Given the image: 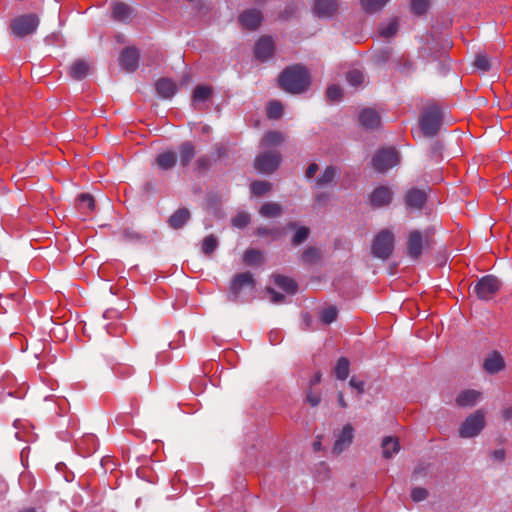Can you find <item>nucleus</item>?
<instances>
[{
  "label": "nucleus",
  "instance_id": "37998d69",
  "mask_svg": "<svg viewBox=\"0 0 512 512\" xmlns=\"http://www.w3.org/2000/svg\"><path fill=\"white\" fill-rule=\"evenodd\" d=\"M345 79L349 85L359 88L363 85L365 76L362 70L354 68L345 73Z\"/></svg>",
  "mask_w": 512,
  "mask_h": 512
},
{
  "label": "nucleus",
  "instance_id": "7ed1b4c3",
  "mask_svg": "<svg viewBox=\"0 0 512 512\" xmlns=\"http://www.w3.org/2000/svg\"><path fill=\"white\" fill-rule=\"evenodd\" d=\"M395 237L388 229H382L373 238L371 253L374 257L387 260L394 251Z\"/></svg>",
  "mask_w": 512,
  "mask_h": 512
},
{
  "label": "nucleus",
  "instance_id": "8fccbe9b",
  "mask_svg": "<svg viewBox=\"0 0 512 512\" xmlns=\"http://www.w3.org/2000/svg\"><path fill=\"white\" fill-rule=\"evenodd\" d=\"M213 162L214 161L208 155H202L195 161L194 170L198 174H204L212 167Z\"/></svg>",
  "mask_w": 512,
  "mask_h": 512
},
{
  "label": "nucleus",
  "instance_id": "f03ea898",
  "mask_svg": "<svg viewBox=\"0 0 512 512\" xmlns=\"http://www.w3.org/2000/svg\"><path fill=\"white\" fill-rule=\"evenodd\" d=\"M443 122V107L438 101L431 100L422 107L418 119V125L424 136H436L440 132Z\"/></svg>",
  "mask_w": 512,
  "mask_h": 512
},
{
  "label": "nucleus",
  "instance_id": "b1692460",
  "mask_svg": "<svg viewBox=\"0 0 512 512\" xmlns=\"http://www.w3.org/2000/svg\"><path fill=\"white\" fill-rule=\"evenodd\" d=\"M285 140L286 136L283 132L278 130H269L262 136L260 146L262 148L271 149L281 146Z\"/></svg>",
  "mask_w": 512,
  "mask_h": 512
},
{
  "label": "nucleus",
  "instance_id": "c85d7f7f",
  "mask_svg": "<svg viewBox=\"0 0 512 512\" xmlns=\"http://www.w3.org/2000/svg\"><path fill=\"white\" fill-rule=\"evenodd\" d=\"M177 162V155L172 150H166L155 158L156 165L162 170L172 169Z\"/></svg>",
  "mask_w": 512,
  "mask_h": 512
},
{
  "label": "nucleus",
  "instance_id": "f257e3e1",
  "mask_svg": "<svg viewBox=\"0 0 512 512\" xmlns=\"http://www.w3.org/2000/svg\"><path fill=\"white\" fill-rule=\"evenodd\" d=\"M276 83L278 88L287 94L301 95L311 88L312 74L305 64L294 63L282 69Z\"/></svg>",
  "mask_w": 512,
  "mask_h": 512
},
{
  "label": "nucleus",
  "instance_id": "13d9d810",
  "mask_svg": "<svg viewBox=\"0 0 512 512\" xmlns=\"http://www.w3.org/2000/svg\"><path fill=\"white\" fill-rule=\"evenodd\" d=\"M251 221L250 215L246 212H239L232 218V225L237 228H245Z\"/></svg>",
  "mask_w": 512,
  "mask_h": 512
},
{
  "label": "nucleus",
  "instance_id": "a211bd4d",
  "mask_svg": "<svg viewBox=\"0 0 512 512\" xmlns=\"http://www.w3.org/2000/svg\"><path fill=\"white\" fill-rule=\"evenodd\" d=\"M139 51L133 46L123 48L119 56L121 67L127 72H134L139 65Z\"/></svg>",
  "mask_w": 512,
  "mask_h": 512
},
{
  "label": "nucleus",
  "instance_id": "69168bd1",
  "mask_svg": "<svg viewBox=\"0 0 512 512\" xmlns=\"http://www.w3.org/2000/svg\"><path fill=\"white\" fill-rule=\"evenodd\" d=\"M56 469L60 472H63L64 478L67 482H71L74 480V473L67 468L65 463H63V462L58 463L56 465Z\"/></svg>",
  "mask_w": 512,
  "mask_h": 512
},
{
  "label": "nucleus",
  "instance_id": "603ef678",
  "mask_svg": "<svg viewBox=\"0 0 512 512\" xmlns=\"http://www.w3.org/2000/svg\"><path fill=\"white\" fill-rule=\"evenodd\" d=\"M336 176V168L333 165H329L325 168L323 173L317 178V184L319 186H326L330 184Z\"/></svg>",
  "mask_w": 512,
  "mask_h": 512
},
{
  "label": "nucleus",
  "instance_id": "680f3d73",
  "mask_svg": "<svg viewBox=\"0 0 512 512\" xmlns=\"http://www.w3.org/2000/svg\"><path fill=\"white\" fill-rule=\"evenodd\" d=\"M428 495V490L423 487H414L411 491V498L414 502L423 501L428 497Z\"/></svg>",
  "mask_w": 512,
  "mask_h": 512
},
{
  "label": "nucleus",
  "instance_id": "dca6fc26",
  "mask_svg": "<svg viewBox=\"0 0 512 512\" xmlns=\"http://www.w3.org/2000/svg\"><path fill=\"white\" fill-rule=\"evenodd\" d=\"M354 438V428L350 423H347L343 426L339 435L335 440V443L332 448V454L335 456H339L345 449H347Z\"/></svg>",
  "mask_w": 512,
  "mask_h": 512
},
{
  "label": "nucleus",
  "instance_id": "72a5a7b5",
  "mask_svg": "<svg viewBox=\"0 0 512 512\" xmlns=\"http://www.w3.org/2000/svg\"><path fill=\"white\" fill-rule=\"evenodd\" d=\"M89 65L82 59L76 60L69 69V75L74 80H82L89 73Z\"/></svg>",
  "mask_w": 512,
  "mask_h": 512
},
{
  "label": "nucleus",
  "instance_id": "58836bf2",
  "mask_svg": "<svg viewBox=\"0 0 512 512\" xmlns=\"http://www.w3.org/2000/svg\"><path fill=\"white\" fill-rule=\"evenodd\" d=\"M390 0H360L362 10L366 14H374L381 11Z\"/></svg>",
  "mask_w": 512,
  "mask_h": 512
},
{
  "label": "nucleus",
  "instance_id": "cd10ccee",
  "mask_svg": "<svg viewBox=\"0 0 512 512\" xmlns=\"http://www.w3.org/2000/svg\"><path fill=\"white\" fill-rule=\"evenodd\" d=\"M191 214L187 208L177 209L169 218L168 224L171 228L178 230L182 228L190 219Z\"/></svg>",
  "mask_w": 512,
  "mask_h": 512
},
{
  "label": "nucleus",
  "instance_id": "c9c22d12",
  "mask_svg": "<svg viewBox=\"0 0 512 512\" xmlns=\"http://www.w3.org/2000/svg\"><path fill=\"white\" fill-rule=\"evenodd\" d=\"M350 372V361L347 357H340L333 369V373L338 380H346Z\"/></svg>",
  "mask_w": 512,
  "mask_h": 512
},
{
  "label": "nucleus",
  "instance_id": "e2e57ef3",
  "mask_svg": "<svg viewBox=\"0 0 512 512\" xmlns=\"http://www.w3.org/2000/svg\"><path fill=\"white\" fill-rule=\"evenodd\" d=\"M349 385L357 390V393L359 395H362L365 393V383L363 380L357 378L356 376H352Z\"/></svg>",
  "mask_w": 512,
  "mask_h": 512
},
{
  "label": "nucleus",
  "instance_id": "338daca9",
  "mask_svg": "<svg viewBox=\"0 0 512 512\" xmlns=\"http://www.w3.org/2000/svg\"><path fill=\"white\" fill-rule=\"evenodd\" d=\"M101 465L103 468L110 469L111 471L114 470V468L117 466V460L113 456H104L101 459Z\"/></svg>",
  "mask_w": 512,
  "mask_h": 512
},
{
  "label": "nucleus",
  "instance_id": "39448f33",
  "mask_svg": "<svg viewBox=\"0 0 512 512\" xmlns=\"http://www.w3.org/2000/svg\"><path fill=\"white\" fill-rule=\"evenodd\" d=\"M38 25V16L35 13H29L13 18L9 23V29L14 36L24 38L34 33Z\"/></svg>",
  "mask_w": 512,
  "mask_h": 512
},
{
  "label": "nucleus",
  "instance_id": "bf43d9fd",
  "mask_svg": "<svg viewBox=\"0 0 512 512\" xmlns=\"http://www.w3.org/2000/svg\"><path fill=\"white\" fill-rule=\"evenodd\" d=\"M113 372L120 378H126L133 374V367L123 363H116L113 366Z\"/></svg>",
  "mask_w": 512,
  "mask_h": 512
},
{
  "label": "nucleus",
  "instance_id": "4be33fe9",
  "mask_svg": "<svg viewBox=\"0 0 512 512\" xmlns=\"http://www.w3.org/2000/svg\"><path fill=\"white\" fill-rule=\"evenodd\" d=\"M75 447L79 455L90 456L98 448V439L94 434H86L75 443Z\"/></svg>",
  "mask_w": 512,
  "mask_h": 512
},
{
  "label": "nucleus",
  "instance_id": "79ce46f5",
  "mask_svg": "<svg viewBox=\"0 0 512 512\" xmlns=\"http://www.w3.org/2000/svg\"><path fill=\"white\" fill-rule=\"evenodd\" d=\"M131 8L124 2H115L112 4V17L117 21H123L129 17Z\"/></svg>",
  "mask_w": 512,
  "mask_h": 512
},
{
  "label": "nucleus",
  "instance_id": "09e8293b",
  "mask_svg": "<svg viewBox=\"0 0 512 512\" xmlns=\"http://www.w3.org/2000/svg\"><path fill=\"white\" fill-rule=\"evenodd\" d=\"M244 262L248 265H260L263 262V254L257 249H247L244 253Z\"/></svg>",
  "mask_w": 512,
  "mask_h": 512
},
{
  "label": "nucleus",
  "instance_id": "c03bdc74",
  "mask_svg": "<svg viewBox=\"0 0 512 512\" xmlns=\"http://www.w3.org/2000/svg\"><path fill=\"white\" fill-rule=\"evenodd\" d=\"M326 100L329 103H337L343 100L344 91L338 84H331L325 91Z\"/></svg>",
  "mask_w": 512,
  "mask_h": 512
},
{
  "label": "nucleus",
  "instance_id": "20e7f679",
  "mask_svg": "<svg viewBox=\"0 0 512 512\" xmlns=\"http://www.w3.org/2000/svg\"><path fill=\"white\" fill-rule=\"evenodd\" d=\"M433 232L428 230L423 234L419 230H413L408 235L407 255L413 260L420 259L424 247L431 248L434 240Z\"/></svg>",
  "mask_w": 512,
  "mask_h": 512
},
{
  "label": "nucleus",
  "instance_id": "0e129e2a",
  "mask_svg": "<svg viewBox=\"0 0 512 512\" xmlns=\"http://www.w3.org/2000/svg\"><path fill=\"white\" fill-rule=\"evenodd\" d=\"M92 481H93V477L88 475L84 478H81L80 485L83 488L88 489L90 491L91 495L94 496L96 494V492L98 491V489L96 487H92Z\"/></svg>",
  "mask_w": 512,
  "mask_h": 512
},
{
  "label": "nucleus",
  "instance_id": "f3484780",
  "mask_svg": "<svg viewBox=\"0 0 512 512\" xmlns=\"http://www.w3.org/2000/svg\"><path fill=\"white\" fill-rule=\"evenodd\" d=\"M358 122L365 130H375L381 126V117L374 108H363L358 114Z\"/></svg>",
  "mask_w": 512,
  "mask_h": 512
},
{
  "label": "nucleus",
  "instance_id": "393cba45",
  "mask_svg": "<svg viewBox=\"0 0 512 512\" xmlns=\"http://www.w3.org/2000/svg\"><path fill=\"white\" fill-rule=\"evenodd\" d=\"M272 277L274 284L287 294L294 295L298 292L299 285L294 278L283 274H274Z\"/></svg>",
  "mask_w": 512,
  "mask_h": 512
},
{
  "label": "nucleus",
  "instance_id": "423d86ee",
  "mask_svg": "<svg viewBox=\"0 0 512 512\" xmlns=\"http://www.w3.org/2000/svg\"><path fill=\"white\" fill-rule=\"evenodd\" d=\"M254 59L259 63H265L275 58L277 54V45L271 35H261L254 43L252 48Z\"/></svg>",
  "mask_w": 512,
  "mask_h": 512
},
{
  "label": "nucleus",
  "instance_id": "4c0bfd02",
  "mask_svg": "<svg viewBox=\"0 0 512 512\" xmlns=\"http://www.w3.org/2000/svg\"><path fill=\"white\" fill-rule=\"evenodd\" d=\"M272 190V184L266 180H254L250 184L251 194L256 197H262Z\"/></svg>",
  "mask_w": 512,
  "mask_h": 512
},
{
  "label": "nucleus",
  "instance_id": "5fc2aeb1",
  "mask_svg": "<svg viewBox=\"0 0 512 512\" xmlns=\"http://www.w3.org/2000/svg\"><path fill=\"white\" fill-rule=\"evenodd\" d=\"M218 246L217 238L211 234L206 236L202 241V252L205 255H211Z\"/></svg>",
  "mask_w": 512,
  "mask_h": 512
},
{
  "label": "nucleus",
  "instance_id": "7c9ffc66",
  "mask_svg": "<svg viewBox=\"0 0 512 512\" xmlns=\"http://www.w3.org/2000/svg\"><path fill=\"white\" fill-rule=\"evenodd\" d=\"M180 165L187 167L196 154V147L191 141L182 142L179 145Z\"/></svg>",
  "mask_w": 512,
  "mask_h": 512
},
{
  "label": "nucleus",
  "instance_id": "4d7b16f0",
  "mask_svg": "<svg viewBox=\"0 0 512 512\" xmlns=\"http://www.w3.org/2000/svg\"><path fill=\"white\" fill-rule=\"evenodd\" d=\"M137 476L150 483H155L158 479L157 474L150 466H141L137 469Z\"/></svg>",
  "mask_w": 512,
  "mask_h": 512
},
{
  "label": "nucleus",
  "instance_id": "ea45409f",
  "mask_svg": "<svg viewBox=\"0 0 512 512\" xmlns=\"http://www.w3.org/2000/svg\"><path fill=\"white\" fill-rule=\"evenodd\" d=\"M259 213L265 218H275L282 214V207L276 202H266L260 209Z\"/></svg>",
  "mask_w": 512,
  "mask_h": 512
},
{
  "label": "nucleus",
  "instance_id": "a19ab883",
  "mask_svg": "<svg viewBox=\"0 0 512 512\" xmlns=\"http://www.w3.org/2000/svg\"><path fill=\"white\" fill-rule=\"evenodd\" d=\"M213 97V88L208 85H197L192 92L193 101L205 102Z\"/></svg>",
  "mask_w": 512,
  "mask_h": 512
},
{
  "label": "nucleus",
  "instance_id": "473e14b6",
  "mask_svg": "<svg viewBox=\"0 0 512 512\" xmlns=\"http://www.w3.org/2000/svg\"><path fill=\"white\" fill-rule=\"evenodd\" d=\"M76 207L81 213H91L95 210V199L89 193H82L76 198Z\"/></svg>",
  "mask_w": 512,
  "mask_h": 512
},
{
  "label": "nucleus",
  "instance_id": "aec40b11",
  "mask_svg": "<svg viewBox=\"0 0 512 512\" xmlns=\"http://www.w3.org/2000/svg\"><path fill=\"white\" fill-rule=\"evenodd\" d=\"M428 200V194L421 189L411 188L404 197L405 204L408 208L421 210L424 208Z\"/></svg>",
  "mask_w": 512,
  "mask_h": 512
},
{
  "label": "nucleus",
  "instance_id": "a878e982",
  "mask_svg": "<svg viewBox=\"0 0 512 512\" xmlns=\"http://www.w3.org/2000/svg\"><path fill=\"white\" fill-rule=\"evenodd\" d=\"M481 398V393L474 389L462 390L456 397V404L459 407H472Z\"/></svg>",
  "mask_w": 512,
  "mask_h": 512
},
{
  "label": "nucleus",
  "instance_id": "9b49d317",
  "mask_svg": "<svg viewBox=\"0 0 512 512\" xmlns=\"http://www.w3.org/2000/svg\"><path fill=\"white\" fill-rule=\"evenodd\" d=\"M69 409V403L65 398L48 396L38 407V413L50 420L61 416Z\"/></svg>",
  "mask_w": 512,
  "mask_h": 512
},
{
  "label": "nucleus",
  "instance_id": "0eeeda50",
  "mask_svg": "<svg viewBox=\"0 0 512 512\" xmlns=\"http://www.w3.org/2000/svg\"><path fill=\"white\" fill-rule=\"evenodd\" d=\"M486 426L485 412L482 409L466 417L459 427V436L461 438H472L481 433Z\"/></svg>",
  "mask_w": 512,
  "mask_h": 512
},
{
  "label": "nucleus",
  "instance_id": "6e6552de",
  "mask_svg": "<svg viewBox=\"0 0 512 512\" xmlns=\"http://www.w3.org/2000/svg\"><path fill=\"white\" fill-rule=\"evenodd\" d=\"M282 162V155L277 150H269L258 154L253 166L261 174H273L278 170Z\"/></svg>",
  "mask_w": 512,
  "mask_h": 512
},
{
  "label": "nucleus",
  "instance_id": "864d4df0",
  "mask_svg": "<svg viewBox=\"0 0 512 512\" xmlns=\"http://www.w3.org/2000/svg\"><path fill=\"white\" fill-rule=\"evenodd\" d=\"M19 485L26 493H30L35 487L34 476L30 472H22L19 477Z\"/></svg>",
  "mask_w": 512,
  "mask_h": 512
},
{
  "label": "nucleus",
  "instance_id": "2f4dec72",
  "mask_svg": "<svg viewBox=\"0 0 512 512\" xmlns=\"http://www.w3.org/2000/svg\"><path fill=\"white\" fill-rule=\"evenodd\" d=\"M300 259L306 265H316L322 259V252L316 246H309L302 251Z\"/></svg>",
  "mask_w": 512,
  "mask_h": 512
},
{
  "label": "nucleus",
  "instance_id": "f8f14e48",
  "mask_svg": "<svg viewBox=\"0 0 512 512\" xmlns=\"http://www.w3.org/2000/svg\"><path fill=\"white\" fill-rule=\"evenodd\" d=\"M2 392L0 397L10 396L17 399H23L29 390V385L26 382L19 383L16 377L10 373H6L0 380Z\"/></svg>",
  "mask_w": 512,
  "mask_h": 512
},
{
  "label": "nucleus",
  "instance_id": "6e6d98bb",
  "mask_svg": "<svg viewBox=\"0 0 512 512\" xmlns=\"http://www.w3.org/2000/svg\"><path fill=\"white\" fill-rule=\"evenodd\" d=\"M310 235V229L306 226L299 227L294 233L291 243L294 246H298L305 242Z\"/></svg>",
  "mask_w": 512,
  "mask_h": 512
},
{
  "label": "nucleus",
  "instance_id": "6ab92c4d",
  "mask_svg": "<svg viewBox=\"0 0 512 512\" xmlns=\"http://www.w3.org/2000/svg\"><path fill=\"white\" fill-rule=\"evenodd\" d=\"M339 10L338 0H314L313 12L319 18L335 16Z\"/></svg>",
  "mask_w": 512,
  "mask_h": 512
},
{
  "label": "nucleus",
  "instance_id": "ddd939ff",
  "mask_svg": "<svg viewBox=\"0 0 512 512\" xmlns=\"http://www.w3.org/2000/svg\"><path fill=\"white\" fill-rule=\"evenodd\" d=\"M500 281L493 275H486L479 279L474 286V293L481 300H491L500 289Z\"/></svg>",
  "mask_w": 512,
  "mask_h": 512
},
{
  "label": "nucleus",
  "instance_id": "412c9836",
  "mask_svg": "<svg viewBox=\"0 0 512 512\" xmlns=\"http://www.w3.org/2000/svg\"><path fill=\"white\" fill-rule=\"evenodd\" d=\"M14 278H18L17 276H13L12 274H8L2 282V290L0 293V301L6 303V300H12L16 304H20L24 298V291L22 287H18L16 290H11L8 287V280H13Z\"/></svg>",
  "mask_w": 512,
  "mask_h": 512
},
{
  "label": "nucleus",
  "instance_id": "1a4fd4ad",
  "mask_svg": "<svg viewBox=\"0 0 512 512\" xmlns=\"http://www.w3.org/2000/svg\"><path fill=\"white\" fill-rule=\"evenodd\" d=\"M399 161V153L394 147H384L375 152L372 158V166L377 172L384 173L397 165Z\"/></svg>",
  "mask_w": 512,
  "mask_h": 512
},
{
  "label": "nucleus",
  "instance_id": "774afa93",
  "mask_svg": "<svg viewBox=\"0 0 512 512\" xmlns=\"http://www.w3.org/2000/svg\"><path fill=\"white\" fill-rule=\"evenodd\" d=\"M107 330H108V333L111 334V335H123L126 331V328L124 327V325L122 324H114V323H110L108 326H107Z\"/></svg>",
  "mask_w": 512,
  "mask_h": 512
},
{
  "label": "nucleus",
  "instance_id": "49530a36",
  "mask_svg": "<svg viewBox=\"0 0 512 512\" xmlns=\"http://www.w3.org/2000/svg\"><path fill=\"white\" fill-rule=\"evenodd\" d=\"M399 29V21L398 18H393L386 26H379L378 33L383 38H391L394 37Z\"/></svg>",
  "mask_w": 512,
  "mask_h": 512
},
{
  "label": "nucleus",
  "instance_id": "052dcab7",
  "mask_svg": "<svg viewBox=\"0 0 512 512\" xmlns=\"http://www.w3.org/2000/svg\"><path fill=\"white\" fill-rule=\"evenodd\" d=\"M306 402L309 403L312 407H316L321 402V393L319 391H313L312 388H309L306 393Z\"/></svg>",
  "mask_w": 512,
  "mask_h": 512
},
{
  "label": "nucleus",
  "instance_id": "4468645a",
  "mask_svg": "<svg viewBox=\"0 0 512 512\" xmlns=\"http://www.w3.org/2000/svg\"><path fill=\"white\" fill-rule=\"evenodd\" d=\"M264 21L263 13L256 8L246 9L238 16V23L243 30L257 31Z\"/></svg>",
  "mask_w": 512,
  "mask_h": 512
},
{
  "label": "nucleus",
  "instance_id": "f704fd0d",
  "mask_svg": "<svg viewBox=\"0 0 512 512\" xmlns=\"http://www.w3.org/2000/svg\"><path fill=\"white\" fill-rule=\"evenodd\" d=\"M383 457L390 459L400 450V443L397 437L386 436L382 440Z\"/></svg>",
  "mask_w": 512,
  "mask_h": 512
},
{
  "label": "nucleus",
  "instance_id": "2eb2a0df",
  "mask_svg": "<svg viewBox=\"0 0 512 512\" xmlns=\"http://www.w3.org/2000/svg\"><path fill=\"white\" fill-rule=\"evenodd\" d=\"M393 199V191L387 185H379L369 194V204L373 209L389 206Z\"/></svg>",
  "mask_w": 512,
  "mask_h": 512
},
{
  "label": "nucleus",
  "instance_id": "3c124183",
  "mask_svg": "<svg viewBox=\"0 0 512 512\" xmlns=\"http://www.w3.org/2000/svg\"><path fill=\"white\" fill-rule=\"evenodd\" d=\"M473 65L476 69L482 72H488L491 69V63L486 53L478 52L475 55Z\"/></svg>",
  "mask_w": 512,
  "mask_h": 512
},
{
  "label": "nucleus",
  "instance_id": "a18cd8bd",
  "mask_svg": "<svg viewBox=\"0 0 512 512\" xmlns=\"http://www.w3.org/2000/svg\"><path fill=\"white\" fill-rule=\"evenodd\" d=\"M431 6V0H411L410 10L411 13L417 17L427 14Z\"/></svg>",
  "mask_w": 512,
  "mask_h": 512
},
{
  "label": "nucleus",
  "instance_id": "c756f323",
  "mask_svg": "<svg viewBox=\"0 0 512 512\" xmlns=\"http://www.w3.org/2000/svg\"><path fill=\"white\" fill-rule=\"evenodd\" d=\"M254 234L259 237H268L271 241H277L284 236L285 228L280 226H260L256 228Z\"/></svg>",
  "mask_w": 512,
  "mask_h": 512
},
{
  "label": "nucleus",
  "instance_id": "e433bc0d",
  "mask_svg": "<svg viewBox=\"0 0 512 512\" xmlns=\"http://www.w3.org/2000/svg\"><path fill=\"white\" fill-rule=\"evenodd\" d=\"M284 114V105L280 100H271L266 106V116L271 120H279Z\"/></svg>",
  "mask_w": 512,
  "mask_h": 512
},
{
  "label": "nucleus",
  "instance_id": "bb28decb",
  "mask_svg": "<svg viewBox=\"0 0 512 512\" xmlns=\"http://www.w3.org/2000/svg\"><path fill=\"white\" fill-rule=\"evenodd\" d=\"M155 89L159 96L168 99L175 95L177 91V85L169 78H160L155 83Z\"/></svg>",
  "mask_w": 512,
  "mask_h": 512
},
{
  "label": "nucleus",
  "instance_id": "de8ad7c7",
  "mask_svg": "<svg viewBox=\"0 0 512 512\" xmlns=\"http://www.w3.org/2000/svg\"><path fill=\"white\" fill-rule=\"evenodd\" d=\"M337 317L338 309L334 305H329L323 308L319 313L320 321L325 325H329L332 322L336 321Z\"/></svg>",
  "mask_w": 512,
  "mask_h": 512
},
{
  "label": "nucleus",
  "instance_id": "9d476101",
  "mask_svg": "<svg viewBox=\"0 0 512 512\" xmlns=\"http://www.w3.org/2000/svg\"><path fill=\"white\" fill-rule=\"evenodd\" d=\"M256 288V281L249 271L237 273L230 281L229 291L232 301H239L240 296L246 290L252 292Z\"/></svg>",
  "mask_w": 512,
  "mask_h": 512
},
{
  "label": "nucleus",
  "instance_id": "5701e85b",
  "mask_svg": "<svg viewBox=\"0 0 512 512\" xmlns=\"http://www.w3.org/2000/svg\"><path fill=\"white\" fill-rule=\"evenodd\" d=\"M505 361L501 353L497 350L492 351L483 361V369L489 374H496L505 368Z\"/></svg>",
  "mask_w": 512,
  "mask_h": 512
}]
</instances>
